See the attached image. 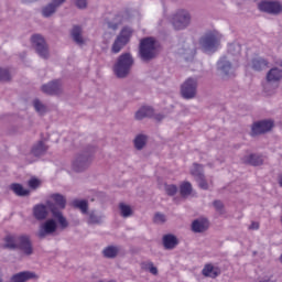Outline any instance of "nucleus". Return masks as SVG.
I'll return each instance as SVG.
<instances>
[{
    "label": "nucleus",
    "instance_id": "f257e3e1",
    "mask_svg": "<svg viewBox=\"0 0 282 282\" xmlns=\"http://www.w3.org/2000/svg\"><path fill=\"white\" fill-rule=\"evenodd\" d=\"M4 250H20L25 257H32L34 254V245H32V238L30 235H7L3 239Z\"/></svg>",
    "mask_w": 282,
    "mask_h": 282
},
{
    "label": "nucleus",
    "instance_id": "f03ea898",
    "mask_svg": "<svg viewBox=\"0 0 282 282\" xmlns=\"http://www.w3.org/2000/svg\"><path fill=\"white\" fill-rule=\"evenodd\" d=\"M51 199H53L54 203L48 200L46 202V206L52 217L57 219L61 230H66V228H69V221H67V218L64 217L63 212L61 210H65L67 206V198H65L63 194L55 193L51 195Z\"/></svg>",
    "mask_w": 282,
    "mask_h": 282
},
{
    "label": "nucleus",
    "instance_id": "7ed1b4c3",
    "mask_svg": "<svg viewBox=\"0 0 282 282\" xmlns=\"http://www.w3.org/2000/svg\"><path fill=\"white\" fill-rule=\"evenodd\" d=\"M98 148L96 145H87L82 152L76 154L75 159L72 162V169L75 173H85L91 162H94V155H96Z\"/></svg>",
    "mask_w": 282,
    "mask_h": 282
},
{
    "label": "nucleus",
    "instance_id": "20e7f679",
    "mask_svg": "<svg viewBox=\"0 0 282 282\" xmlns=\"http://www.w3.org/2000/svg\"><path fill=\"white\" fill-rule=\"evenodd\" d=\"M197 78L188 77L182 85H181V97L184 100H193V98H197Z\"/></svg>",
    "mask_w": 282,
    "mask_h": 282
},
{
    "label": "nucleus",
    "instance_id": "39448f33",
    "mask_svg": "<svg viewBox=\"0 0 282 282\" xmlns=\"http://www.w3.org/2000/svg\"><path fill=\"white\" fill-rule=\"evenodd\" d=\"M155 40L153 37H145L141 40L139 54L142 61H151L155 56Z\"/></svg>",
    "mask_w": 282,
    "mask_h": 282
},
{
    "label": "nucleus",
    "instance_id": "423d86ee",
    "mask_svg": "<svg viewBox=\"0 0 282 282\" xmlns=\"http://www.w3.org/2000/svg\"><path fill=\"white\" fill-rule=\"evenodd\" d=\"M274 129V120L272 119H263L259 121H254L251 124L250 135L251 138H257V135H263L265 133H270Z\"/></svg>",
    "mask_w": 282,
    "mask_h": 282
},
{
    "label": "nucleus",
    "instance_id": "0eeeda50",
    "mask_svg": "<svg viewBox=\"0 0 282 282\" xmlns=\"http://www.w3.org/2000/svg\"><path fill=\"white\" fill-rule=\"evenodd\" d=\"M132 34H133V30H131V28H128V26L123 28L112 44V47H111L112 54H119V52L122 51L124 45H127V43L131 41Z\"/></svg>",
    "mask_w": 282,
    "mask_h": 282
},
{
    "label": "nucleus",
    "instance_id": "6e6552de",
    "mask_svg": "<svg viewBox=\"0 0 282 282\" xmlns=\"http://www.w3.org/2000/svg\"><path fill=\"white\" fill-rule=\"evenodd\" d=\"M219 35L215 32L207 33L200 39V46L204 52H215L219 46Z\"/></svg>",
    "mask_w": 282,
    "mask_h": 282
},
{
    "label": "nucleus",
    "instance_id": "1a4fd4ad",
    "mask_svg": "<svg viewBox=\"0 0 282 282\" xmlns=\"http://www.w3.org/2000/svg\"><path fill=\"white\" fill-rule=\"evenodd\" d=\"M191 23V14L186 10H178L172 17V24L175 30H184Z\"/></svg>",
    "mask_w": 282,
    "mask_h": 282
},
{
    "label": "nucleus",
    "instance_id": "9d476101",
    "mask_svg": "<svg viewBox=\"0 0 282 282\" xmlns=\"http://www.w3.org/2000/svg\"><path fill=\"white\" fill-rule=\"evenodd\" d=\"M41 91L46 96H62L63 94V79H53L41 87Z\"/></svg>",
    "mask_w": 282,
    "mask_h": 282
},
{
    "label": "nucleus",
    "instance_id": "9b49d317",
    "mask_svg": "<svg viewBox=\"0 0 282 282\" xmlns=\"http://www.w3.org/2000/svg\"><path fill=\"white\" fill-rule=\"evenodd\" d=\"M133 56L131 53L121 54L115 64V72H130L133 67Z\"/></svg>",
    "mask_w": 282,
    "mask_h": 282
},
{
    "label": "nucleus",
    "instance_id": "f8f14e48",
    "mask_svg": "<svg viewBox=\"0 0 282 282\" xmlns=\"http://www.w3.org/2000/svg\"><path fill=\"white\" fill-rule=\"evenodd\" d=\"M58 230V221H56V218H48L46 219L40 227L37 237L40 239H45L47 235H54Z\"/></svg>",
    "mask_w": 282,
    "mask_h": 282
},
{
    "label": "nucleus",
    "instance_id": "ddd939ff",
    "mask_svg": "<svg viewBox=\"0 0 282 282\" xmlns=\"http://www.w3.org/2000/svg\"><path fill=\"white\" fill-rule=\"evenodd\" d=\"M31 43L33 47H35L36 53L42 58H47L50 56V51L47 50V43H45V39L43 36L35 34L31 37Z\"/></svg>",
    "mask_w": 282,
    "mask_h": 282
},
{
    "label": "nucleus",
    "instance_id": "4468645a",
    "mask_svg": "<svg viewBox=\"0 0 282 282\" xmlns=\"http://www.w3.org/2000/svg\"><path fill=\"white\" fill-rule=\"evenodd\" d=\"M261 12H267L268 14H281L282 4L276 1H262L258 4Z\"/></svg>",
    "mask_w": 282,
    "mask_h": 282
},
{
    "label": "nucleus",
    "instance_id": "2eb2a0df",
    "mask_svg": "<svg viewBox=\"0 0 282 282\" xmlns=\"http://www.w3.org/2000/svg\"><path fill=\"white\" fill-rule=\"evenodd\" d=\"M282 80L281 72H268L267 73V83L264 84V90L270 91V87L272 89H278L279 83Z\"/></svg>",
    "mask_w": 282,
    "mask_h": 282
},
{
    "label": "nucleus",
    "instance_id": "dca6fc26",
    "mask_svg": "<svg viewBox=\"0 0 282 282\" xmlns=\"http://www.w3.org/2000/svg\"><path fill=\"white\" fill-rule=\"evenodd\" d=\"M50 207L45 204H36L33 206L32 215L36 221H45L47 215H50Z\"/></svg>",
    "mask_w": 282,
    "mask_h": 282
},
{
    "label": "nucleus",
    "instance_id": "f3484780",
    "mask_svg": "<svg viewBox=\"0 0 282 282\" xmlns=\"http://www.w3.org/2000/svg\"><path fill=\"white\" fill-rule=\"evenodd\" d=\"M32 279H39V275H36L35 272L32 271H21L19 273H15L11 276V282H28L32 281Z\"/></svg>",
    "mask_w": 282,
    "mask_h": 282
},
{
    "label": "nucleus",
    "instance_id": "a211bd4d",
    "mask_svg": "<svg viewBox=\"0 0 282 282\" xmlns=\"http://www.w3.org/2000/svg\"><path fill=\"white\" fill-rule=\"evenodd\" d=\"M162 243L165 250H175L180 246V239L173 234H166L162 238Z\"/></svg>",
    "mask_w": 282,
    "mask_h": 282
},
{
    "label": "nucleus",
    "instance_id": "6ab92c4d",
    "mask_svg": "<svg viewBox=\"0 0 282 282\" xmlns=\"http://www.w3.org/2000/svg\"><path fill=\"white\" fill-rule=\"evenodd\" d=\"M210 228V223L206 218H198L192 223L193 232H206Z\"/></svg>",
    "mask_w": 282,
    "mask_h": 282
},
{
    "label": "nucleus",
    "instance_id": "aec40b11",
    "mask_svg": "<svg viewBox=\"0 0 282 282\" xmlns=\"http://www.w3.org/2000/svg\"><path fill=\"white\" fill-rule=\"evenodd\" d=\"M202 274L203 276H207L209 279H217V276L221 274V269H219V267L207 263L204 265Z\"/></svg>",
    "mask_w": 282,
    "mask_h": 282
},
{
    "label": "nucleus",
    "instance_id": "412c9836",
    "mask_svg": "<svg viewBox=\"0 0 282 282\" xmlns=\"http://www.w3.org/2000/svg\"><path fill=\"white\" fill-rule=\"evenodd\" d=\"M48 149L50 145L45 144V142L37 141L31 149V155H34V158H41L47 153Z\"/></svg>",
    "mask_w": 282,
    "mask_h": 282
},
{
    "label": "nucleus",
    "instance_id": "4be33fe9",
    "mask_svg": "<svg viewBox=\"0 0 282 282\" xmlns=\"http://www.w3.org/2000/svg\"><path fill=\"white\" fill-rule=\"evenodd\" d=\"M72 208L75 210H80L82 215H87L89 213V200L75 198L70 203Z\"/></svg>",
    "mask_w": 282,
    "mask_h": 282
},
{
    "label": "nucleus",
    "instance_id": "5701e85b",
    "mask_svg": "<svg viewBox=\"0 0 282 282\" xmlns=\"http://www.w3.org/2000/svg\"><path fill=\"white\" fill-rule=\"evenodd\" d=\"M153 113H154L153 107L143 106L135 112L134 118L135 120H144V118H153Z\"/></svg>",
    "mask_w": 282,
    "mask_h": 282
},
{
    "label": "nucleus",
    "instance_id": "b1692460",
    "mask_svg": "<svg viewBox=\"0 0 282 282\" xmlns=\"http://www.w3.org/2000/svg\"><path fill=\"white\" fill-rule=\"evenodd\" d=\"M62 3H65V0H53V3H50L48 6L43 8V17H52V14L56 12V8H58V6H62Z\"/></svg>",
    "mask_w": 282,
    "mask_h": 282
},
{
    "label": "nucleus",
    "instance_id": "393cba45",
    "mask_svg": "<svg viewBox=\"0 0 282 282\" xmlns=\"http://www.w3.org/2000/svg\"><path fill=\"white\" fill-rule=\"evenodd\" d=\"M119 252H120V247L111 245L104 248V250L101 251V254L105 259H116Z\"/></svg>",
    "mask_w": 282,
    "mask_h": 282
},
{
    "label": "nucleus",
    "instance_id": "a878e982",
    "mask_svg": "<svg viewBox=\"0 0 282 282\" xmlns=\"http://www.w3.org/2000/svg\"><path fill=\"white\" fill-rule=\"evenodd\" d=\"M10 191L18 197H28L30 195V189L24 188L21 183H12L10 185Z\"/></svg>",
    "mask_w": 282,
    "mask_h": 282
},
{
    "label": "nucleus",
    "instance_id": "bb28decb",
    "mask_svg": "<svg viewBox=\"0 0 282 282\" xmlns=\"http://www.w3.org/2000/svg\"><path fill=\"white\" fill-rule=\"evenodd\" d=\"M87 215H88V224L93 226H98L102 224V219H105V216L102 214H98L96 209L88 212Z\"/></svg>",
    "mask_w": 282,
    "mask_h": 282
},
{
    "label": "nucleus",
    "instance_id": "cd10ccee",
    "mask_svg": "<svg viewBox=\"0 0 282 282\" xmlns=\"http://www.w3.org/2000/svg\"><path fill=\"white\" fill-rule=\"evenodd\" d=\"M148 142H149V135L142 134V133L137 134L135 138L133 139L134 149H137V151H142V149L147 147Z\"/></svg>",
    "mask_w": 282,
    "mask_h": 282
},
{
    "label": "nucleus",
    "instance_id": "c85d7f7f",
    "mask_svg": "<svg viewBox=\"0 0 282 282\" xmlns=\"http://www.w3.org/2000/svg\"><path fill=\"white\" fill-rule=\"evenodd\" d=\"M245 164H249V166H262L263 159L257 154H249L243 159Z\"/></svg>",
    "mask_w": 282,
    "mask_h": 282
},
{
    "label": "nucleus",
    "instance_id": "c756f323",
    "mask_svg": "<svg viewBox=\"0 0 282 282\" xmlns=\"http://www.w3.org/2000/svg\"><path fill=\"white\" fill-rule=\"evenodd\" d=\"M73 41L77 43V45H83L85 40H83V29L78 25H75L72 31Z\"/></svg>",
    "mask_w": 282,
    "mask_h": 282
},
{
    "label": "nucleus",
    "instance_id": "7c9ffc66",
    "mask_svg": "<svg viewBox=\"0 0 282 282\" xmlns=\"http://www.w3.org/2000/svg\"><path fill=\"white\" fill-rule=\"evenodd\" d=\"M217 68L219 72H230L232 69V63L228 61V57H220L217 62Z\"/></svg>",
    "mask_w": 282,
    "mask_h": 282
},
{
    "label": "nucleus",
    "instance_id": "2f4dec72",
    "mask_svg": "<svg viewBox=\"0 0 282 282\" xmlns=\"http://www.w3.org/2000/svg\"><path fill=\"white\" fill-rule=\"evenodd\" d=\"M193 193V185L191 182H183L180 185V195L181 197H188Z\"/></svg>",
    "mask_w": 282,
    "mask_h": 282
},
{
    "label": "nucleus",
    "instance_id": "473e14b6",
    "mask_svg": "<svg viewBox=\"0 0 282 282\" xmlns=\"http://www.w3.org/2000/svg\"><path fill=\"white\" fill-rule=\"evenodd\" d=\"M33 107L39 116H45V113H47V106H45L43 101L37 98L33 100Z\"/></svg>",
    "mask_w": 282,
    "mask_h": 282
},
{
    "label": "nucleus",
    "instance_id": "72a5a7b5",
    "mask_svg": "<svg viewBox=\"0 0 282 282\" xmlns=\"http://www.w3.org/2000/svg\"><path fill=\"white\" fill-rule=\"evenodd\" d=\"M191 175L195 177V180H199V177H204V166L198 163H193V169L191 170Z\"/></svg>",
    "mask_w": 282,
    "mask_h": 282
},
{
    "label": "nucleus",
    "instance_id": "f704fd0d",
    "mask_svg": "<svg viewBox=\"0 0 282 282\" xmlns=\"http://www.w3.org/2000/svg\"><path fill=\"white\" fill-rule=\"evenodd\" d=\"M119 210L121 217L123 218L131 217V215H133V209L131 208V205H127L124 203H119Z\"/></svg>",
    "mask_w": 282,
    "mask_h": 282
},
{
    "label": "nucleus",
    "instance_id": "c9c22d12",
    "mask_svg": "<svg viewBox=\"0 0 282 282\" xmlns=\"http://www.w3.org/2000/svg\"><path fill=\"white\" fill-rule=\"evenodd\" d=\"M253 69H265L268 67V61L261 57H256L252 59Z\"/></svg>",
    "mask_w": 282,
    "mask_h": 282
},
{
    "label": "nucleus",
    "instance_id": "e433bc0d",
    "mask_svg": "<svg viewBox=\"0 0 282 282\" xmlns=\"http://www.w3.org/2000/svg\"><path fill=\"white\" fill-rule=\"evenodd\" d=\"M165 193L169 197H175L177 195V185L175 184H165Z\"/></svg>",
    "mask_w": 282,
    "mask_h": 282
},
{
    "label": "nucleus",
    "instance_id": "4c0bfd02",
    "mask_svg": "<svg viewBox=\"0 0 282 282\" xmlns=\"http://www.w3.org/2000/svg\"><path fill=\"white\" fill-rule=\"evenodd\" d=\"M196 182L198 186L202 188V191H208V181H206V175L196 178Z\"/></svg>",
    "mask_w": 282,
    "mask_h": 282
},
{
    "label": "nucleus",
    "instance_id": "58836bf2",
    "mask_svg": "<svg viewBox=\"0 0 282 282\" xmlns=\"http://www.w3.org/2000/svg\"><path fill=\"white\" fill-rule=\"evenodd\" d=\"M28 186L31 187L32 191H36V188L41 186V181L36 177H32L31 180H29Z\"/></svg>",
    "mask_w": 282,
    "mask_h": 282
},
{
    "label": "nucleus",
    "instance_id": "ea45409f",
    "mask_svg": "<svg viewBox=\"0 0 282 282\" xmlns=\"http://www.w3.org/2000/svg\"><path fill=\"white\" fill-rule=\"evenodd\" d=\"M154 224H166V216L162 213H156L153 218Z\"/></svg>",
    "mask_w": 282,
    "mask_h": 282
},
{
    "label": "nucleus",
    "instance_id": "a19ab883",
    "mask_svg": "<svg viewBox=\"0 0 282 282\" xmlns=\"http://www.w3.org/2000/svg\"><path fill=\"white\" fill-rule=\"evenodd\" d=\"M12 74L10 72H0V83H10Z\"/></svg>",
    "mask_w": 282,
    "mask_h": 282
},
{
    "label": "nucleus",
    "instance_id": "79ce46f5",
    "mask_svg": "<svg viewBox=\"0 0 282 282\" xmlns=\"http://www.w3.org/2000/svg\"><path fill=\"white\" fill-rule=\"evenodd\" d=\"M214 208L217 210V213H224V203L219 199H216L213 202Z\"/></svg>",
    "mask_w": 282,
    "mask_h": 282
},
{
    "label": "nucleus",
    "instance_id": "37998d69",
    "mask_svg": "<svg viewBox=\"0 0 282 282\" xmlns=\"http://www.w3.org/2000/svg\"><path fill=\"white\" fill-rule=\"evenodd\" d=\"M235 76H237V75L232 72H223L220 74L221 80H230V78H235Z\"/></svg>",
    "mask_w": 282,
    "mask_h": 282
},
{
    "label": "nucleus",
    "instance_id": "c03bdc74",
    "mask_svg": "<svg viewBox=\"0 0 282 282\" xmlns=\"http://www.w3.org/2000/svg\"><path fill=\"white\" fill-rule=\"evenodd\" d=\"M148 270L151 274H154L156 276L158 274V267L153 265V262L148 263Z\"/></svg>",
    "mask_w": 282,
    "mask_h": 282
},
{
    "label": "nucleus",
    "instance_id": "a18cd8bd",
    "mask_svg": "<svg viewBox=\"0 0 282 282\" xmlns=\"http://www.w3.org/2000/svg\"><path fill=\"white\" fill-rule=\"evenodd\" d=\"M76 6L83 10L84 8H87V0H76Z\"/></svg>",
    "mask_w": 282,
    "mask_h": 282
},
{
    "label": "nucleus",
    "instance_id": "49530a36",
    "mask_svg": "<svg viewBox=\"0 0 282 282\" xmlns=\"http://www.w3.org/2000/svg\"><path fill=\"white\" fill-rule=\"evenodd\" d=\"M116 78H127L129 76V72H115Z\"/></svg>",
    "mask_w": 282,
    "mask_h": 282
},
{
    "label": "nucleus",
    "instance_id": "de8ad7c7",
    "mask_svg": "<svg viewBox=\"0 0 282 282\" xmlns=\"http://www.w3.org/2000/svg\"><path fill=\"white\" fill-rule=\"evenodd\" d=\"M119 23H122V19H119V21H118L117 23L108 22V28H109L110 30H118Z\"/></svg>",
    "mask_w": 282,
    "mask_h": 282
},
{
    "label": "nucleus",
    "instance_id": "09e8293b",
    "mask_svg": "<svg viewBox=\"0 0 282 282\" xmlns=\"http://www.w3.org/2000/svg\"><path fill=\"white\" fill-rule=\"evenodd\" d=\"M250 230H259V223H251V225H250Z\"/></svg>",
    "mask_w": 282,
    "mask_h": 282
},
{
    "label": "nucleus",
    "instance_id": "8fccbe9b",
    "mask_svg": "<svg viewBox=\"0 0 282 282\" xmlns=\"http://www.w3.org/2000/svg\"><path fill=\"white\" fill-rule=\"evenodd\" d=\"M163 118H164V115L159 113L154 116V119L156 120V122H162Z\"/></svg>",
    "mask_w": 282,
    "mask_h": 282
},
{
    "label": "nucleus",
    "instance_id": "3c124183",
    "mask_svg": "<svg viewBox=\"0 0 282 282\" xmlns=\"http://www.w3.org/2000/svg\"><path fill=\"white\" fill-rule=\"evenodd\" d=\"M279 184L282 187V175H280V177H279Z\"/></svg>",
    "mask_w": 282,
    "mask_h": 282
},
{
    "label": "nucleus",
    "instance_id": "603ef678",
    "mask_svg": "<svg viewBox=\"0 0 282 282\" xmlns=\"http://www.w3.org/2000/svg\"><path fill=\"white\" fill-rule=\"evenodd\" d=\"M269 72H279L276 68H270Z\"/></svg>",
    "mask_w": 282,
    "mask_h": 282
},
{
    "label": "nucleus",
    "instance_id": "864d4df0",
    "mask_svg": "<svg viewBox=\"0 0 282 282\" xmlns=\"http://www.w3.org/2000/svg\"><path fill=\"white\" fill-rule=\"evenodd\" d=\"M0 282H3V278L2 276H0Z\"/></svg>",
    "mask_w": 282,
    "mask_h": 282
},
{
    "label": "nucleus",
    "instance_id": "5fc2aeb1",
    "mask_svg": "<svg viewBox=\"0 0 282 282\" xmlns=\"http://www.w3.org/2000/svg\"><path fill=\"white\" fill-rule=\"evenodd\" d=\"M29 164H32V161H30Z\"/></svg>",
    "mask_w": 282,
    "mask_h": 282
},
{
    "label": "nucleus",
    "instance_id": "6e6d98bb",
    "mask_svg": "<svg viewBox=\"0 0 282 282\" xmlns=\"http://www.w3.org/2000/svg\"><path fill=\"white\" fill-rule=\"evenodd\" d=\"M0 72H3V69L0 68Z\"/></svg>",
    "mask_w": 282,
    "mask_h": 282
}]
</instances>
